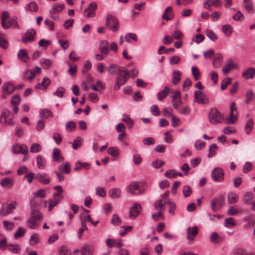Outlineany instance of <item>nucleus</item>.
<instances>
[{
    "label": "nucleus",
    "mask_w": 255,
    "mask_h": 255,
    "mask_svg": "<svg viewBox=\"0 0 255 255\" xmlns=\"http://www.w3.org/2000/svg\"><path fill=\"white\" fill-rule=\"evenodd\" d=\"M222 31L226 36H230L233 32V29L230 24H226L222 26Z\"/></svg>",
    "instance_id": "45"
},
{
    "label": "nucleus",
    "mask_w": 255,
    "mask_h": 255,
    "mask_svg": "<svg viewBox=\"0 0 255 255\" xmlns=\"http://www.w3.org/2000/svg\"><path fill=\"white\" fill-rule=\"evenodd\" d=\"M36 33V31L34 29L31 28L28 29L22 36L21 41L24 43L31 42L34 40Z\"/></svg>",
    "instance_id": "12"
},
{
    "label": "nucleus",
    "mask_w": 255,
    "mask_h": 255,
    "mask_svg": "<svg viewBox=\"0 0 255 255\" xmlns=\"http://www.w3.org/2000/svg\"><path fill=\"white\" fill-rule=\"evenodd\" d=\"M244 6L246 10L248 13L253 12L254 11V6L251 0H243Z\"/></svg>",
    "instance_id": "36"
},
{
    "label": "nucleus",
    "mask_w": 255,
    "mask_h": 255,
    "mask_svg": "<svg viewBox=\"0 0 255 255\" xmlns=\"http://www.w3.org/2000/svg\"><path fill=\"white\" fill-rule=\"evenodd\" d=\"M27 226L33 229H36L39 226L38 221L30 218L26 222Z\"/></svg>",
    "instance_id": "41"
},
{
    "label": "nucleus",
    "mask_w": 255,
    "mask_h": 255,
    "mask_svg": "<svg viewBox=\"0 0 255 255\" xmlns=\"http://www.w3.org/2000/svg\"><path fill=\"white\" fill-rule=\"evenodd\" d=\"M108 154L114 157H117L119 155V150L117 147H110L107 150Z\"/></svg>",
    "instance_id": "43"
},
{
    "label": "nucleus",
    "mask_w": 255,
    "mask_h": 255,
    "mask_svg": "<svg viewBox=\"0 0 255 255\" xmlns=\"http://www.w3.org/2000/svg\"><path fill=\"white\" fill-rule=\"evenodd\" d=\"M230 110V117L227 118L226 121L228 124H234L237 122L238 118V111L235 102L231 104Z\"/></svg>",
    "instance_id": "7"
},
{
    "label": "nucleus",
    "mask_w": 255,
    "mask_h": 255,
    "mask_svg": "<svg viewBox=\"0 0 255 255\" xmlns=\"http://www.w3.org/2000/svg\"><path fill=\"white\" fill-rule=\"evenodd\" d=\"M118 70L119 74L117 77L116 83L114 87L115 90H118L121 86L126 83L129 77V73L128 71L121 69L119 67Z\"/></svg>",
    "instance_id": "1"
},
{
    "label": "nucleus",
    "mask_w": 255,
    "mask_h": 255,
    "mask_svg": "<svg viewBox=\"0 0 255 255\" xmlns=\"http://www.w3.org/2000/svg\"><path fill=\"white\" fill-rule=\"evenodd\" d=\"M223 59V56L221 54H219L217 55V56L214 58L213 61V66L214 68H218Z\"/></svg>",
    "instance_id": "44"
},
{
    "label": "nucleus",
    "mask_w": 255,
    "mask_h": 255,
    "mask_svg": "<svg viewBox=\"0 0 255 255\" xmlns=\"http://www.w3.org/2000/svg\"><path fill=\"white\" fill-rule=\"evenodd\" d=\"M253 194L251 192H247L245 195L244 198V202L246 204H250L251 202L253 199Z\"/></svg>",
    "instance_id": "57"
},
{
    "label": "nucleus",
    "mask_w": 255,
    "mask_h": 255,
    "mask_svg": "<svg viewBox=\"0 0 255 255\" xmlns=\"http://www.w3.org/2000/svg\"><path fill=\"white\" fill-rule=\"evenodd\" d=\"M60 255H71L69 250L64 246H61L59 250Z\"/></svg>",
    "instance_id": "56"
},
{
    "label": "nucleus",
    "mask_w": 255,
    "mask_h": 255,
    "mask_svg": "<svg viewBox=\"0 0 255 255\" xmlns=\"http://www.w3.org/2000/svg\"><path fill=\"white\" fill-rule=\"evenodd\" d=\"M58 169L59 171L63 174H69L71 171V165L68 162H65L59 165Z\"/></svg>",
    "instance_id": "21"
},
{
    "label": "nucleus",
    "mask_w": 255,
    "mask_h": 255,
    "mask_svg": "<svg viewBox=\"0 0 255 255\" xmlns=\"http://www.w3.org/2000/svg\"><path fill=\"white\" fill-rule=\"evenodd\" d=\"M1 25L4 29H8L12 26H14L15 27H18V23L16 18L14 17L9 20L7 23L5 22H1Z\"/></svg>",
    "instance_id": "26"
},
{
    "label": "nucleus",
    "mask_w": 255,
    "mask_h": 255,
    "mask_svg": "<svg viewBox=\"0 0 255 255\" xmlns=\"http://www.w3.org/2000/svg\"><path fill=\"white\" fill-rule=\"evenodd\" d=\"M51 44V41L49 40L42 39L39 40L38 45L39 46L44 48L45 49Z\"/></svg>",
    "instance_id": "63"
},
{
    "label": "nucleus",
    "mask_w": 255,
    "mask_h": 255,
    "mask_svg": "<svg viewBox=\"0 0 255 255\" xmlns=\"http://www.w3.org/2000/svg\"><path fill=\"white\" fill-rule=\"evenodd\" d=\"M118 69V65L114 64H112L108 66V67L107 68V70L109 72V73H110L111 74L114 75L116 73Z\"/></svg>",
    "instance_id": "54"
},
{
    "label": "nucleus",
    "mask_w": 255,
    "mask_h": 255,
    "mask_svg": "<svg viewBox=\"0 0 255 255\" xmlns=\"http://www.w3.org/2000/svg\"><path fill=\"white\" fill-rule=\"evenodd\" d=\"M233 255H255V253L248 252L243 248H239L234 251Z\"/></svg>",
    "instance_id": "29"
},
{
    "label": "nucleus",
    "mask_w": 255,
    "mask_h": 255,
    "mask_svg": "<svg viewBox=\"0 0 255 255\" xmlns=\"http://www.w3.org/2000/svg\"><path fill=\"white\" fill-rule=\"evenodd\" d=\"M39 242V240L38 235L37 234H33L32 235L30 239L29 244L31 245L34 246L38 244Z\"/></svg>",
    "instance_id": "52"
},
{
    "label": "nucleus",
    "mask_w": 255,
    "mask_h": 255,
    "mask_svg": "<svg viewBox=\"0 0 255 255\" xmlns=\"http://www.w3.org/2000/svg\"><path fill=\"white\" fill-rule=\"evenodd\" d=\"M38 181L44 184H48L50 183V178L45 173L37 175Z\"/></svg>",
    "instance_id": "30"
},
{
    "label": "nucleus",
    "mask_w": 255,
    "mask_h": 255,
    "mask_svg": "<svg viewBox=\"0 0 255 255\" xmlns=\"http://www.w3.org/2000/svg\"><path fill=\"white\" fill-rule=\"evenodd\" d=\"M172 38L176 40L181 39L183 37V33L179 30H175L172 33Z\"/></svg>",
    "instance_id": "61"
},
{
    "label": "nucleus",
    "mask_w": 255,
    "mask_h": 255,
    "mask_svg": "<svg viewBox=\"0 0 255 255\" xmlns=\"http://www.w3.org/2000/svg\"><path fill=\"white\" fill-rule=\"evenodd\" d=\"M121 193L120 189L118 188H112L109 191V196L113 199L119 198L121 196Z\"/></svg>",
    "instance_id": "31"
},
{
    "label": "nucleus",
    "mask_w": 255,
    "mask_h": 255,
    "mask_svg": "<svg viewBox=\"0 0 255 255\" xmlns=\"http://www.w3.org/2000/svg\"><path fill=\"white\" fill-rule=\"evenodd\" d=\"M41 149V146L37 143H34L31 146L30 152L31 153H37L40 151Z\"/></svg>",
    "instance_id": "55"
},
{
    "label": "nucleus",
    "mask_w": 255,
    "mask_h": 255,
    "mask_svg": "<svg viewBox=\"0 0 255 255\" xmlns=\"http://www.w3.org/2000/svg\"><path fill=\"white\" fill-rule=\"evenodd\" d=\"M65 93V90L63 87H58L54 93V95L59 98H62Z\"/></svg>",
    "instance_id": "51"
},
{
    "label": "nucleus",
    "mask_w": 255,
    "mask_h": 255,
    "mask_svg": "<svg viewBox=\"0 0 255 255\" xmlns=\"http://www.w3.org/2000/svg\"><path fill=\"white\" fill-rule=\"evenodd\" d=\"M20 96L18 94H16L12 97L10 103L13 105H17L20 104Z\"/></svg>",
    "instance_id": "64"
},
{
    "label": "nucleus",
    "mask_w": 255,
    "mask_h": 255,
    "mask_svg": "<svg viewBox=\"0 0 255 255\" xmlns=\"http://www.w3.org/2000/svg\"><path fill=\"white\" fill-rule=\"evenodd\" d=\"M217 145L215 143H212L210 145L208 149L209 153L208 154L209 158H211L216 155V150L217 149Z\"/></svg>",
    "instance_id": "42"
},
{
    "label": "nucleus",
    "mask_w": 255,
    "mask_h": 255,
    "mask_svg": "<svg viewBox=\"0 0 255 255\" xmlns=\"http://www.w3.org/2000/svg\"><path fill=\"white\" fill-rule=\"evenodd\" d=\"M237 65L234 63L232 58H229L225 64V66L223 68V72L224 74H227L230 71L234 68H236Z\"/></svg>",
    "instance_id": "16"
},
{
    "label": "nucleus",
    "mask_w": 255,
    "mask_h": 255,
    "mask_svg": "<svg viewBox=\"0 0 255 255\" xmlns=\"http://www.w3.org/2000/svg\"><path fill=\"white\" fill-rule=\"evenodd\" d=\"M194 102L199 104L206 105L209 104V100L207 95L202 91L196 90L194 91Z\"/></svg>",
    "instance_id": "9"
},
{
    "label": "nucleus",
    "mask_w": 255,
    "mask_h": 255,
    "mask_svg": "<svg viewBox=\"0 0 255 255\" xmlns=\"http://www.w3.org/2000/svg\"><path fill=\"white\" fill-rule=\"evenodd\" d=\"M97 4L95 2H91L88 7L84 11V15L88 17H93L95 16V11L97 9Z\"/></svg>",
    "instance_id": "14"
},
{
    "label": "nucleus",
    "mask_w": 255,
    "mask_h": 255,
    "mask_svg": "<svg viewBox=\"0 0 255 255\" xmlns=\"http://www.w3.org/2000/svg\"><path fill=\"white\" fill-rule=\"evenodd\" d=\"M62 199L63 197H58V195L57 194H53V199L49 201V205L48 206V211H51L55 206L58 204L60 201L62 200Z\"/></svg>",
    "instance_id": "19"
},
{
    "label": "nucleus",
    "mask_w": 255,
    "mask_h": 255,
    "mask_svg": "<svg viewBox=\"0 0 255 255\" xmlns=\"http://www.w3.org/2000/svg\"><path fill=\"white\" fill-rule=\"evenodd\" d=\"M125 40L128 42H130V39H132L134 41H137V35L133 33H129L127 34L125 36Z\"/></svg>",
    "instance_id": "49"
},
{
    "label": "nucleus",
    "mask_w": 255,
    "mask_h": 255,
    "mask_svg": "<svg viewBox=\"0 0 255 255\" xmlns=\"http://www.w3.org/2000/svg\"><path fill=\"white\" fill-rule=\"evenodd\" d=\"M40 117L41 119H47L49 117H52V113L49 110L47 109H41L39 111Z\"/></svg>",
    "instance_id": "34"
},
{
    "label": "nucleus",
    "mask_w": 255,
    "mask_h": 255,
    "mask_svg": "<svg viewBox=\"0 0 255 255\" xmlns=\"http://www.w3.org/2000/svg\"><path fill=\"white\" fill-rule=\"evenodd\" d=\"M106 26L110 30L115 32L119 28V20L114 16L109 14L106 18Z\"/></svg>",
    "instance_id": "3"
},
{
    "label": "nucleus",
    "mask_w": 255,
    "mask_h": 255,
    "mask_svg": "<svg viewBox=\"0 0 255 255\" xmlns=\"http://www.w3.org/2000/svg\"><path fill=\"white\" fill-rule=\"evenodd\" d=\"M99 49L102 54L108 55L109 51L108 47V42L105 40L102 41L99 44Z\"/></svg>",
    "instance_id": "25"
},
{
    "label": "nucleus",
    "mask_w": 255,
    "mask_h": 255,
    "mask_svg": "<svg viewBox=\"0 0 255 255\" xmlns=\"http://www.w3.org/2000/svg\"><path fill=\"white\" fill-rule=\"evenodd\" d=\"M208 118L210 123L212 125L220 124L223 121V115L216 108L211 109Z\"/></svg>",
    "instance_id": "2"
},
{
    "label": "nucleus",
    "mask_w": 255,
    "mask_h": 255,
    "mask_svg": "<svg viewBox=\"0 0 255 255\" xmlns=\"http://www.w3.org/2000/svg\"><path fill=\"white\" fill-rule=\"evenodd\" d=\"M52 157L53 161L56 162L64 160V157L61 155L60 150L57 148H54L53 149Z\"/></svg>",
    "instance_id": "20"
},
{
    "label": "nucleus",
    "mask_w": 255,
    "mask_h": 255,
    "mask_svg": "<svg viewBox=\"0 0 255 255\" xmlns=\"http://www.w3.org/2000/svg\"><path fill=\"white\" fill-rule=\"evenodd\" d=\"M242 77L246 79H252L255 76V68L250 67L243 72Z\"/></svg>",
    "instance_id": "17"
},
{
    "label": "nucleus",
    "mask_w": 255,
    "mask_h": 255,
    "mask_svg": "<svg viewBox=\"0 0 255 255\" xmlns=\"http://www.w3.org/2000/svg\"><path fill=\"white\" fill-rule=\"evenodd\" d=\"M254 122L252 120L250 119L247 121L246 125V127H245V129H246V131H247V133L248 134H249L250 133L251 131L252 130V129L254 128Z\"/></svg>",
    "instance_id": "46"
},
{
    "label": "nucleus",
    "mask_w": 255,
    "mask_h": 255,
    "mask_svg": "<svg viewBox=\"0 0 255 255\" xmlns=\"http://www.w3.org/2000/svg\"><path fill=\"white\" fill-rule=\"evenodd\" d=\"M65 7L64 4H60L55 3L53 4L51 7V9L49 10L50 14L57 13L61 12Z\"/></svg>",
    "instance_id": "22"
},
{
    "label": "nucleus",
    "mask_w": 255,
    "mask_h": 255,
    "mask_svg": "<svg viewBox=\"0 0 255 255\" xmlns=\"http://www.w3.org/2000/svg\"><path fill=\"white\" fill-rule=\"evenodd\" d=\"M13 118L14 116L11 112L7 109H4L0 116V123L2 125L13 126L14 124V122H13Z\"/></svg>",
    "instance_id": "4"
},
{
    "label": "nucleus",
    "mask_w": 255,
    "mask_h": 255,
    "mask_svg": "<svg viewBox=\"0 0 255 255\" xmlns=\"http://www.w3.org/2000/svg\"><path fill=\"white\" fill-rule=\"evenodd\" d=\"M183 193L185 197L190 196L192 193V189L188 185H186L183 187Z\"/></svg>",
    "instance_id": "62"
},
{
    "label": "nucleus",
    "mask_w": 255,
    "mask_h": 255,
    "mask_svg": "<svg viewBox=\"0 0 255 255\" xmlns=\"http://www.w3.org/2000/svg\"><path fill=\"white\" fill-rule=\"evenodd\" d=\"M8 250L13 254H18L20 251V247L17 244H9L7 246Z\"/></svg>",
    "instance_id": "38"
},
{
    "label": "nucleus",
    "mask_w": 255,
    "mask_h": 255,
    "mask_svg": "<svg viewBox=\"0 0 255 255\" xmlns=\"http://www.w3.org/2000/svg\"><path fill=\"white\" fill-rule=\"evenodd\" d=\"M31 218L39 222L42 219V215L41 213L36 209H32L30 212Z\"/></svg>",
    "instance_id": "28"
},
{
    "label": "nucleus",
    "mask_w": 255,
    "mask_h": 255,
    "mask_svg": "<svg viewBox=\"0 0 255 255\" xmlns=\"http://www.w3.org/2000/svg\"><path fill=\"white\" fill-rule=\"evenodd\" d=\"M17 203L15 201H12L6 205V209L2 207L0 210V216H5L12 213L15 208Z\"/></svg>",
    "instance_id": "13"
},
{
    "label": "nucleus",
    "mask_w": 255,
    "mask_h": 255,
    "mask_svg": "<svg viewBox=\"0 0 255 255\" xmlns=\"http://www.w3.org/2000/svg\"><path fill=\"white\" fill-rule=\"evenodd\" d=\"M41 72V68L38 66H36L34 70L27 69L23 73V80L31 82L34 78L36 74H39Z\"/></svg>",
    "instance_id": "6"
},
{
    "label": "nucleus",
    "mask_w": 255,
    "mask_h": 255,
    "mask_svg": "<svg viewBox=\"0 0 255 255\" xmlns=\"http://www.w3.org/2000/svg\"><path fill=\"white\" fill-rule=\"evenodd\" d=\"M225 202V195L222 194L213 198L210 202L212 210L213 212L219 211L222 207Z\"/></svg>",
    "instance_id": "5"
},
{
    "label": "nucleus",
    "mask_w": 255,
    "mask_h": 255,
    "mask_svg": "<svg viewBox=\"0 0 255 255\" xmlns=\"http://www.w3.org/2000/svg\"><path fill=\"white\" fill-rule=\"evenodd\" d=\"M181 75V72L179 71H174L172 72V83L174 85H177L178 84L180 81L181 78L180 76Z\"/></svg>",
    "instance_id": "35"
},
{
    "label": "nucleus",
    "mask_w": 255,
    "mask_h": 255,
    "mask_svg": "<svg viewBox=\"0 0 255 255\" xmlns=\"http://www.w3.org/2000/svg\"><path fill=\"white\" fill-rule=\"evenodd\" d=\"M206 34L209 39L213 41H215L218 39L217 35L212 30H207Z\"/></svg>",
    "instance_id": "59"
},
{
    "label": "nucleus",
    "mask_w": 255,
    "mask_h": 255,
    "mask_svg": "<svg viewBox=\"0 0 255 255\" xmlns=\"http://www.w3.org/2000/svg\"><path fill=\"white\" fill-rule=\"evenodd\" d=\"M38 5L35 1H31L25 7L26 10L35 12L38 10Z\"/></svg>",
    "instance_id": "39"
},
{
    "label": "nucleus",
    "mask_w": 255,
    "mask_h": 255,
    "mask_svg": "<svg viewBox=\"0 0 255 255\" xmlns=\"http://www.w3.org/2000/svg\"><path fill=\"white\" fill-rule=\"evenodd\" d=\"M127 191L133 195L140 194L144 192L141 184L137 182H134L129 184L127 187Z\"/></svg>",
    "instance_id": "8"
},
{
    "label": "nucleus",
    "mask_w": 255,
    "mask_h": 255,
    "mask_svg": "<svg viewBox=\"0 0 255 255\" xmlns=\"http://www.w3.org/2000/svg\"><path fill=\"white\" fill-rule=\"evenodd\" d=\"M122 223V220L119 218V216L116 214H114L113 215L111 223L114 226H119Z\"/></svg>",
    "instance_id": "48"
},
{
    "label": "nucleus",
    "mask_w": 255,
    "mask_h": 255,
    "mask_svg": "<svg viewBox=\"0 0 255 255\" xmlns=\"http://www.w3.org/2000/svg\"><path fill=\"white\" fill-rule=\"evenodd\" d=\"M122 121L127 123L128 128H131L133 126L134 122L129 116H126Z\"/></svg>",
    "instance_id": "60"
},
{
    "label": "nucleus",
    "mask_w": 255,
    "mask_h": 255,
    "mask_svg": "<svg viewBox=\"0 0 255 255\" xmlns=\"http://www.w3.org/2000/svg\"><path fill=\"white\" fill-rule=\"evenodd\" d=\"M188 235L187 236V239L189 241H192L198 234V230L196 226L192 228H188L187 229Z\"/></svg>",
    "instance_id": "18"
},
{
    "label": "nucleus",
    "mask_w": 255,
    "mask_h": 255,
    "mask_svg": "<svg viewBox=\"0 0 255 255\" xmlns=\"http://www.w3.org/2000/svg\"><path fill=\"white\" fill-rule=\"evenodd\" d=\"M238 199V195L234 193L230 192L228 194V201L229 204L236 203Z\"/></svg>",
    "instance_id": "40"
},
{
    "label": "nucleus",
    "mask_w": 255,
    "mask_h": 255,
    "mask_svg": "<svg viewBox=\"0 0 255 255\" xmlns=\"http://www.w3.org/2000/svg\"><path fill=\"white\" fill-rule=\"evenodd\" d=\"M26 232L25 230L22 227H18L17 231L15 233L14 237L15 239H18L24 236Z\"/></svg>",
    "instance_id": "53"
},
{
    "label": "nucleus",
    "mask_w": 255,
    "mask_h": 255,
    "mask_svg": "<svg viewBox=\"0 0 255 255\" xmlns=\"http://www.w3.org/2000/svg\"><path fill=\"white\" fill-rule=\"evenodd\" d=\"M18 148V151H16L14 150L15 146H13L12 148V150L13 153H21L23 154L26 155L28 153V149L27 146H26L24 144L21 145L19 146H17Z\"/></svg>",
    "instance_id": "37"
},
{
    "label": "nucleus",
    "mask_w": 255,
    "mask_h": 255,
    "mask_svg": "<svg viewBox=\"0 0 255 255\" xmlns=\"http://www.w3.org/2000/svg\"><path fill=\"white\" fill-rule=\"evenodd\" d=\"M13 180L8 177L4 178L0 181V185L3 187H11L13 186Z\"/></svg>",
    "instance_id": "32"
},
{
    "label": "nucleus",
    "mask_w": 255,
    "mask_h": 255,
    "mask_svg": "<svg viewBox=\"0 0 255 255\" xmlns=\"http://www.w3.org/2000/svg\"><path fill=\"white\" fill-rule=\"evenodd\" d=\"M236 225V222L233 218H228L225 220V226L229 228L230 226L234 227Z\"/></svg>",
    "instance_id": "50"
},
{
    "label": "nucleus",
    "mask_w": 255,
    "mask_h": 255,
    "mask_svg": "<svg viewBox=\"0 0 255 255\" xmlns=\"http://www.w3.org/2000/svg\"><path fill=\"white\" fill-rule=\"evenodd\" d=\"M94 250L93 246L84 245L81 249V255H93Z\"/></svg>",
    "instance_id": "23"
},
{
    "label": "nucleus",
    "mask_w": 255,
    "mask_h": 255,
    "mask_svg": "<svg viewBox=\"0 0 255 255\" xmlns=\"http://www.w3.org/2000/svg\"><path fill=\"white\" fill-rule=\"evenodd\" d=\"M172 9V8L171 6H167L164 10V13L162 15V18L166 20H171L173 18V17L170 16V15L168 16L167 13Z\"/></svg>",
    "instance_id": "58"
},
{
    "label": "nucleus",
    "mask_w": 255,
    "mask_h": 255,
    "mask_svg": "<svg viewBox=\"0 0 255 255\" xmlns=\"http://www.w3.org/2000/svg\"><path fill=\"white\" fill-rule=\"evenodd\" d=\"M142 207L140 204L134 203L130 207L129 213V218L135 219L141 213Z\"/></svg>",
    "instance_id": "11"
},
{
    "label": "nucleus",
    "mask_w": 255,
    "mask_h": 255,
    "mask_svg": "<svg viewBox=\"0 0 255 255\" xmlns=\"http://www.w3.org/2000/svg\"><path fill=\"white\" fill-rule=\"evenodd\" d=\"M1 90L5 94H11L15 90V88L12 83L6 82L2 85Z\"/></svg>",
    "instance_id": "15"
},
{
    "label": "nucleus",
    "mask_w": 255,
    "mask_h": 255,
    "mask_svg": "<svg viewBox=\"0 0 255 255\" xmlns=\"http://www.w3.org/2000/svg\"><path fill=\"white\" fill-rule=\"evenodd\" d=\"M224 171L220 167H216L214 169L211 173L212 179L216 182H220L224 180Z\"/></svg>",
    "instance_id": "10"
},
{
    "label": "nucleus",
    "mask_w": 255,
    "mask_h": 255,
    "mask_svg": "<svg viewBox=\"0 0 255 255\" xmlns=\"http://www.w3.org/2000/svg\"><path fill=\"white\" fill-rule=\"evenodd\" d=\"M17 57L24 63H28L29 61L30 58L27 54L26 51L25 49H20L17 53Z\"/></svg>",
    "instance_id": "24"
},
{
    "label": "nucleus",
    "mask_w": 255,
    "mask_h": 255,
    "mask_svg": "<svg viewBox=\"0 0 255 255\" xmlns=\"http://www.w3.org/2000/svg\"><path fill=\"white\" fill-rule=\"evenodd\" d=\"M232 81V79L231 78H226L224 79L221 84V89L222 90H225L227 89L228 86L230 85Z\"/></svg>",
    "instance_id": "47"
},
{
    "label": "nucleus",
    "mask_w": 255,
    "mask_h": 255,
    "mask_svg": "<svg viewBox=\"0 0 255 255\" xmlns=\"http://www.w3.org/2000/svg\"><path fill=\"white\" fill-rule=\"evenodd\" d=\"M36 165L39 169H43L46 166L45 159L41 156L38 155L36 157Z\"/></svg>",
    "instance_id": "27"
},
{
    "label": "nucleus",
    "mask_w": 255,
    "mask_h": 255,
    "mask_svg": "<svg viewBox=\"0 0 255 255\" xmlns=\"http://www.w3.org/2000/svg\"><path fill=\"white\" fill-rule=\"evenodd\" d=\"M169 92V88L165 87L163 90L160 91L157 94V98L159 101H162L164 98H166Z\"/></svg>",
    "instance_id": "33"
}]
</instances>
